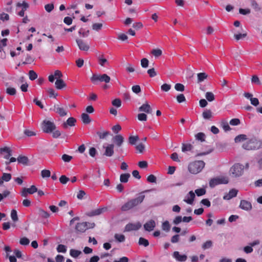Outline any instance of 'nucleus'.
<instances>
[{"label":"nucleus","instance_id":"obj_43","mask_svg":"<svg viewBox=\"0 0 262 262\" xmlns=\"http://www.w3.org/2000/svg\"><path fill=\"white\" fill-rule=\"evenodd\" d=\"M139 244L140 245H143L144 247H147L149 245V242L146 239L140 237L139 239Z\"/></svg>","mask_w":262,"mask_h":262},{"label":"nucleus","instance_id":"obj_7","mask_svg":"<svg viewBox=\"0 0 262 262\" xmlns=\"http://www.w3.org/2000/svg\"><path fill=\"white\" fill-rule=\"evenodd\" d=\"M56 128L54 123L51 121L44 120L42 124V128L46 133H52Z\"/></svg>","mask_w":262,"mask_h":262},{"label":"nucleus","instance_id":"obj_37","mask_svg":"<svg viewBox=\"0 0 262 262\" xmlns=\"http://www.w3.org/2000/svg\"><path fill=\"white\" fill-rule=\"evenodd\" d=\"M6 92L9 95L14 96L16 93V90L15 88L9 87L6 89Z\"/></svg>","mask_w":262,"mask_h":262},{"label":"nucleus","instance_id":"obj_51","mask_svg":"<svg viewBox=\"0 0 262 262\" xmlns=\"http://www.w3.org/2000/svg\"><path fill=\"white\" fill-rule=\"evenodd\" d=\"M72 158V156L67 154H63L61 157L62 160L65 162H69Z\"/></svg>","mask_w":262,"mask_h":262},{"label":"nucleus","instance_id":"obj_52","mask_svg":"<svg viewBox=\"0 0 262 262\" xmlns=\"http://www.w3.org/2000/svg\"><path fill=\"white\" fill-rule=\"evenodd\" d=\"M138 119L141 121H145L147 120V116L144 113H141L138 115Z\"/></svg>","mask_w":262,"mask_h":262},{"label":"nucleus","instance_id":"obj_11","mask_svg":"<svg viewBox=\"0 0 262 262\" xmlns=\"http://www.w3.org/2000/svg\"><path fill=\"white\" fill-rule=\"evenodd\" d=\"M76 41L80 50L87 51L90 49L89 45L84 40L80 39H76Z\"/></svg>","mask_w":262,"mask_h":262},{"label":"nucleus","instance_id":"obj_34","mask_svg":"<svg viewBox=\"0 0 262 262\" xmlns=\"http://www.w3.org/2000/svg\"><path fill=\"white\" fill-rule=\"evenodd\" d=\"M98 62L101 66H105L108 64L107 59L103 58V56L98 57Z\"/></svg>","mask_w":262,"mask_h":262},{"label":"nucleus","instance_id":"obj_3","mask_svg":"<svg viewBox=\"0 0 262 262\" xmlns=\"http://www.w3.org/2000/svg\"><path fill=\"white\" fill-rule=\"evenodd\" d=\"M205 165L203 161H195L189 164L188 170L192 174H197L200 172Z\"/></svg>","mask_w":262,"mask_h":262},{"label":"nucleus","instance_id":"obj_50","mask_svg":"<svg viewBox=\"0 0 262 262\" xmlns=\"http://www.w3.org/2000/svg\"><path fill=\"white\" fill-rule=\"evenodd\" d=\"M29 243H30L29 239L25 237L20 238V239L19 241L20 244L21 245H24V246L28 245Z\"/></svg>","mask_w":262,"mask_h":262},{"label":"nucleus","instance_id":"obj_40","mask_svg":"<svg viewBox=\"0 0 262 262\" xmlns=\"http://www.w3.org/2000/svg\"><path fill=\"white\" fill-rule=\"evenodd\" d=\"M11 217L13 221L16 222L18 221V216L17 211L15 209L12 210L11 212Z\"/></svg>","mask_w":262,"mask_h":262},{"label":"nucleus","instance_id":"obj_24","mask_svg":"<svg viewBox=\"0 0 262 262\" xmlns=\"http://www.w3.org/2000/svg\"><path fill=\"white\" fill-rule=\"evenodd\" d=\"M81 120L83 123L86 124H89L91 121V120L89 115L84 113H82L81 115Z\"/></svg>","mask_w":262,"mask_h":262},{"label":"nucleus","instance_id":"obj_41","mask_svg":"<svg viewBox=\"0 0 262 262\" xmlns=\"http://www.w3.org/2000/svg\"><path fill=\"white\" fill-rule=\"evenodd\" d=\"M195 139L202 142L205 141V135L203 133H199L195 136Z\"/></svg>","mask_w":262,"mask_h":262},{"label":"nucleus","instance_id":"obj_10","mask_svg":"<svg viewBox=\"0 0 262 262\" xmlns=\"http://www.w3.org/2000/svg\"><path fill=\"white\" fill-rule=\"evenodd\" d=\"M103 148L105 149V151L103 155L106 157H111L113 155L114 153V144H108L106 146L103 145Z\"/></svg>","mask_w":262,"mask_h":262},{"label":"nucleus","instance_id":"obj_36","mask_svg":"<svg viewBox=\"0 0 262 262\" xmlns=\"http://www.w3.org/2000/svg\"><path fill=\"white\" fill-rule=\"evenodd\" d=\"M29 77L31 80H34L37 78V73L33 70H30L29 72Z\"/></svg>","mask_w":262,"mask_h":262},{"label":"nucleus","instance_id":"obj_2","mask_svg":"<svg viewBox=\"0 0 262 262\" xmlns=\"http://www.w3.org/2000/svg\"><path fill=\"white\" fill-rule=\"evenodd\" d=\"M243 147L247 150H257L262 147V140H258L256 138H252L243 145Z\"/></svg>","mask_w":262,"mask_h":262},{"label":"nucleus","instance_id":"obj_64","mask_svg":"<svg viewBox=\"0 0 262 262\" xmlns=\"http://www.w3.org/2000/svg\"><path fill=\"white\" fill-rule=\"evenodd\" d=\"M257 167L259 169H262V156H258L256 158Z\"/></svg>","mask_w":262,"mask_h":262},{"label":"nucleus","instance_id":"obj_12","mask_svg":"<svg viewBox=\"0 0 262 262\" xmlns=\"http://www.w3.org/2000/svg\"><path fill=\"white\" fill-rule=\"evenodd\" d=\"M195 198V193L193 191H189L185 196L184 201L186 203L192 205Z\"/></svg>","mask_w":262,"mask_h":262},{"label":"nucleus","instance_id":"obj_20","mask_svg":"<svg viewBox=\"0 0 262 262\" xmlns=\"http://www.w3.org/2000/svg\"><path fill=\"white\" fill-rule=\"evenodd\" d=\"M139 110L140 112H145L147 114L151 113L152 110L150 105L148 103L143 104L139 108Z\"/></svg>","mask_w":262,"mask_h":262},{"label":"nucleus","instance_id":"obj_44","mask_svg":"<svg viewBox=\"0 0 262 262\" xmlns=\"http://www.w3.org/2000/svg\"><path fill=\"white\" fill-rule=\"evenodd\" d=\"M57 251L58 252L66 253L67 251V247L63 245L59 244L57 247Z\"/></svg>","mask_w":262,"mask_h":262},{"label":"nucleus","instance_id":"obj_15","mask_svg":"<svg viewBox=\"0 0 262 262\" xmlns=\"http://www.w3.org/2000/svg\"><path fill=\"white\" fill-rule=\"evenodd\" d=\"M155 226H156L155 222L152 220H150V221L147 222L144 225V228L146 231L150 232V231H152L154 229Z\"/></svg>","mask_w":262,"mask_h":262},{"label":"nucleus","instance_id":"obj_46","mask_svg":"<svg viewBox=\"0 0 262 262\" xmlns=\"http://www.w3.org/2000/svg\"><path fill=\"white\" fill-rule=\"evenodd\" d=\"M212 246V243L211 241H207L204 243L202 245V248L206 250L211 248Z\"/></svg>","mask_w":262,"mask_h":262},{"label":"nucleus","instance_id":"obj_19","mask_svg":"<svg viewBox=\"0 0 262 262\" xmlns=\"http://www.w3.org/2000/svg\"><path fill=\"white\" fill-rule=\"evenodd\" d=\"M76 120L73 117H70L66 122L62 124V127L64 128H67L68 126H74L75 125Z\"/></svg>","mask_w":262,"mask_h":262},{"label":"nucleus","instance_id":"obj_28","mask_svg":"<svg viewBox=\"0 0 262 262\" xmlns=\"http://www.w3.org/2000/svg\"><path fill=\"white\" fill-rule=\"evenodd\" d=\"M130 175L129 173L121 174L120 177V181L122 183H126L128 182V179Z\"/></svg>","mask_w":262,"mask_h":262},{"label":"nucleus","instance_id":"obj_49","mask_svg":"<svg viewBox=\"0 0 262 262\" xmlns=\"http://www.w3.org/2000/svg\"><path fill=\"white\" fill-rule=\"evenodd\" d=\"M29 194H33L37 191V188L34 185H32L30 188H26Z\"/></svg>","mask_w":262,"mask_h":262},{"label":"nucleus","instance_id":"obj_30","mask_svg":"<svg viewBox=\"0 0 262 262\" xmlns=\"http://www.w3.org/2000/svg\"><path fill=\"white\" fill-rule=\"evenodd\" d=\"M247 139V136L245 135L241 134L237 136L235 139L234 141L236 143H238L243 141H245Z\"/></svg>","mask_w":262,"mask_h":262},{"label":"nucleus","instance_id":"obj_14","mask_svg":"<svg viewBox=\"0 0 262 262\" xmlns=\"http://www.w3.org/2000/svg\"><path fill=\"white\" fill-rule=\"evenodd\" d=\"M53 110L59 114L61 117H63L67 114V111L64 108L60 107L58 104L55 105L53 107Z\"/></svg>","mask_w":262,"mask_h":262},{"label":"nucleus","instance_id":"obj_57","mask_svg":"<svg viewBox=\"0 0 262 262\" xmlns=\"http://www.w3.org/2000/svg\"><path fill=\"white\" fill-rule=\"evenodd\" d=\"M151 53L156 57H158L162 55V52L160 49H154L152 51Z\"/></svg>","mask_w":262,"mask_h":262},{"label":"nucleus","instance_id":"obj_32","mask_svg":"<svg viewBox=\"0 0 262 262\" xmlns=\"http://www.w3.org/2000/svg\"><path fill=\"white\" fill-rule=\"evenodd\" d=\"M205 97L206 99L209 102H212L215 99L214 95L213 94V93L210 92L206 93Z\"/></svg>","mask_w":262,"mask_h":262},{"label":"nucleus","instance_id":"obj_63","mask_svg":"<svg viewBox=\"0 0 262 262\" xmlns=\"http://www.w3.org/2000/svg\"><path fill=\"white\" fill-rule=\"evenodd\" d=\"M132 90L135 94H139L141 92V88L139 85H134L132 88Z\"/></svg>","mask_w":262,"mask_h":262},{"label":"nucleus","instance_id":"obj_38","mask_svg":"<svg viewBox=\"0 0 262 262\" xmlns=\"http://www.w3.org/2000/svg\"><path fill=\"white\" fill-rule=\"evenodd\" d=\"M206 189L204 188L197 189L195 190V193L198 196H202L206 193Z\"/></svg>","mask_w":262,"mask_h":262},{"label":"nucleus","instance_id":"obj_27","mask_svg":"<svg viewBox=\"0 0 262 262\" xmlns=\"http://www.w3.org/2000/svg\"><path fill=\"white\" fill-rule=\"evenodd\" d=\"M17 162L24 165L27 164L28 162V158L26 156H19L17 159Z\"/></svg>","mask_w":262,"mask_h":262},{"label":"nucleus","instance_id":"obj_23","mask_svg":"<svg viewBox=\"0 0 262 262\" xmlns=\"http://www.w3.org/2000/svg\"><path fill=\"white\" fill-rule=\"evenodd\" d=\"M55 87L58 90L62 89L66 86V84L61 79H57L55 83Z\"/></svg>","mask_w":262,"mask_h":262},{"label":"nucleus","instance_id":"obj_35","mask_svg":"<svg viewBox=\"0 0 262 262\" xmlns=\"http://www.w3.org/2000/svg\"><path fill=\"white\" fill-rule=\"evenodd\" d=\"M251 82L257 85H261V83L257 75H253L251 78Z\"/></svg>","mask_w":262,"mask_h":262},{"label":"nucleus","instance_id":"obj_61","mask_svg":"<svg viewBox=\"0 0 262 262\" xmlns=\"http://www.w3.org/2000/svg\"><path fill=\"white\" fill-rule=\"evenodd\" d=\"M170 88L171 85L167 83H164L161 86V90L164 92H168L170 89Z\"/></svg>","mask_w":262,"mask_h":262},{"label":"nucleus","instance_id":"obj_22","mask_svg":"<svg viewBox=\"0 0 262 262\" xmlns=\"http://www.w3.org/2000/svg\"><path fill=\"white\" fill-rule=\"evenodd\" d=\"M105 210V209L103 208H98L90 211L88 213V214L90 216L98 215L101 214Z\"/></svg>","mask_w":262,"mask_h":262},{"label":"nucleus","instance_id":"obj_9","mask_svg":"<svg viewBox=\"0 0 262 262\" xmlns=\"http://www.w3.org/2000/svg\"><path fill=\"white\" fill-rule=\"evenodd\" d=\"M239 207L242 210L248 211L252 209V205L251 202L247 200H242Z\"/></svg>","mask_w":262,"mask_h":262},{"label":"nucleus","instance_id":"obj_39","mask_svg":"<svg viewBox=\"0 0 262 262\" xmlns=\"http://www.w3.org/2000/svg\"><path fill=\"white\" fill-rule=\"evenodd\" d=\"M138 140L139 137L137 136H130L128 138V142L130 144L134 145Z\"/></svg>","mask_w":262,"mask_h":262},{"label":"nucleus","instance_id":"obj_56","mask_svg":"<svg viewBox=\"0 0 262 262\" xmlns=\"http://www.w3.org/2000/svg\"><path fill=\"white\" fill-rule=\"evenodd\" d=\"M54 6L53 4H48L45 6V9L48 12H51L54 9Z\"/></svg>","mask_w":262,"mask_h":262},{"label":"nucleus","instance_id":"obj_29","mask_svg":"<svg viewBox=\"0 0 262 262\" xmlns=\"http://www.w3.org/2000/svg\"><path fill=\"white\" fill-rule=\"evenodd\" d=\"M81 254V251L75 249H71L70 251V255L74 257L77 258L79 255Z\"/></svg>","mask_w":262,"mask_h":262},{"label":"nucleus","instance_id":"obj_48","mask_svg":"<svg viewBox=\"0 0 262 262\" xmlns=\"http://www.w3.org/2000/svg\"><path fill=\"white\" fill-rule=\"evenodd\" d=\"M41 177L43 178H49L51 175L50 171L46 169L42 170L41 172Z\"/></svg>","mask_w":262,"mask_h":262},{"label":"nucleus","instance_id":"obj_17","mask_svg":"<svg viewBox=\"0 0 262 262\" xmlns=\"http://www.w3.org/2000/svg\"><path fill=\"white\" fill-rule=\"evenodd\" d=\"M173 257L177 261H185L187 259V256L185 254H180L179 252L174 251L173 253Z\"/></svg>","mask_w":262,"mask_h":262},{"label":"nucleus","instance_id":"obj_62","mask_svg":"<svg viewBox=\"0 0 262 262\" xmlns=\"http://www.w3.org/2000/svg\"><path fill=\"white\" fill-rule=\"evenodd\" d=\"M69 181V179L64 175L61 176L59 178V181L62 184H66Z\"/></svg>","mask_w":262,"mask_h":262},{"label":"nucleus","instance_id":"obj_6","mask_svg":"<svg viewBox=\"0 0 262 262\" xmlns=\"http://www.w3.org/2000/svg\"><path fill=\"white\" fill-rule=\"evenodd\" d=\"M228 183V179L227 177H216L211 179L209 181V186L210 187L213 188L217 185L221 184H227Z\"/></svg>","mask_w":262,"mask_h":262},{"label":"nucleus","instance_id":"obj_18","mask_svg":"<svg viewBox=\"0 0 262 262\" xmlns=\"http://www.w3.org/2000/svg\"><path fill=\"white\" fill-rule=\"evenodd\" d=\"M88 228V224L86 222L78 223L76 226L77 231L82 233L85 231Z\"/></svg>","mask_w":262,"mask_h":262},{"label":"nucleus","instance_id":"obj_53","mask_svg":"<svg viewBox=\"0 0 262 262\" xmlns=\"http://www.w3.org/2000/svg\"><path fill=\"white\" fill-rule=\"evenodd\" d=\"M102 27V24L101 23H95L92 25V28L93 30L98 31L101 29Z\"/></svg>","mask_w":262,"mask_h":262},{"label":"nucleus","instance_id":"obj_59","mask_svg":"<svg viewBox=\"0 0 262 262\" xmlns=\"http://www.w3.org/2000/svg\"><path fill=\"white\" fill-rule=\"evenodd\" d=\"M148 60L147 58H144L141 60V64L142 68H146L148 66Z\"/></svg>","mask_w":262,"mask_h":262},{"label":"nucleus","instance_id":"obj_26","mask_svg":"<svg viewBox=\"0 0 262 262\" xmlns=\"http://www.w3.org/2000/svg\"><path fill=\"white\" fill-rule=\"evenodd\" d=\"M198 77V82H202L205 79H206L208 75L205 73H200L197 74Z\"/></svg>","mask_w":262,"mask_h":262},{"label":"nucleus","instance_id":"obj_33","mask_svg":"<svg viewBox=\"0 0 262 262\" xmlns=\"http://www.w3.org/2000/svg\"><path fill=\"white\" fill-rule=\"evenodd\" d=\"M38 214L40 217L45 219L48 218L50 216V214L42 209H39Z\"/></svg>","mask_w":262,"mask_h":262},{"label":"nucleus","instance_id":"obj_55","mask_svg":"<svg viewBox=\"0 0 262 262\" xmlns=\"http://www.w3.org/2000/svg\"><path fill=\"white\" fill-rule=\"evenodd\" d=\"M162 229L165 231H168L170 229V225L168 221H165L162 224Z\"/></svg>","mask_w":262,"mask_h":262},{"label":"nucleus","instance_id":"obj_21","mask_svg":"<svg viewBox=\"0 0 262 262\" xmlns=\"http://www.w3.org/2000/svg\"><path fill=\"white\" fill-rule=\"evenodd\" d=\"M249 2L254 11L259 12L261 10V8L256 0H249Z\"/></svg>","mask_w":262,"mask_h":262},{"label":"nucleus","instance_id":"obj_25","mask_svg":"<svg viewBox=\"0 0 262 262\" xmlns=\"http://www.w3.org/2000/svg\"><path fill=\"white\" fill-rule=\"evenodd\" d=\"M193 148V146L191 144L189 143H183L182 146V151L183 152H186L190 151Z\"/></svg>","mask_w":262,"mask_h":262},{"label":"nucleus","instance_id":"obj_4","mask_svg":"<svg viewBox=\"0 0 262 262\" xmlns=\"http://www.w3.org/2000/svg\"><path fill=\"white\" fill-rule=\"evenodd\" d=\"M244 171V166L239 164L236 163L233 165L230 169V174L233 177H239L241 176Z\"/></svg>","mask_w":262,"mask_h":262},{"label":"nucleus","instance_id":"obj_47","mask_svg":"<svg viewBox=\"0 0 262 262\" xmlns=\"http://www.w3.org/2000/svg\"><path fill=\"white\" fill-rule=\"evenodd\" d=\"M1 179L3 181L8 182L11 179V175L10 173H4Z\"/></svg>","mask_w":262,"mask_h":262},{"label":"nucleus","instance_id":"obj_58","mask_svg":"<svg viewBox=\"0 0 262 262\" xmlns=\"http://www.w3.org/2000/svg\"><path fill=\"white\" fill-rule=\"evenodd\" d=\"M112 104L117 107H119L121 105V101L119 98H116L112 101Z\"/></svg>","mask_w":262,"mask_h":262},{"label":"nucleus","instance_id":"obj_31","mask_svg":"<svg viewBox=\"0 0 262 262\" xmlns=\"http://www.w3.org/2000/svg\"><path fill=\"white\" fill-rule=\"evenodd\" d=\"M202 116L204 119H209L212 117V112L210 110H207L203 112Z\"/></svg>","mask_w":262,"mask_h":262},{"label":"nucleus","instance_id":"obj_5","mask_svg":"<svg viewBox=\"0 0 262 262\" xmlns=\"http://www.w3.org/2000/svg\"><path fill=\"white\" fill-rule=\"evenodd\" d=\"M91 81L95 83L97 81L104 82L106 83L110 82L111 78L106 74H93L91 78Z\"/></svg>","mask_w":262,"mask_h":262},{"label":"nucleus","instance_id":"obj_45","mask_svg":"<svg viewBox=\"0 0 262 262\" xmlns=\"http://www.w3.org/2000/svg\"><path fill=\"white\" fill-rule=\"evenodd\" d=\"M174 89L177 91L183 92L185 90V86L181 83H177L174 85Z\"/></svg>","mask_w":262,"mask_h":262},{"label":"nucleus","instance_id":"obj_42","mask_svg":"<svg viewBox=\"0 0 262 262\" xmlns=\"http://www.w3.org/2000/svg\"><path fill=\"white\" fill-rule=\"evenodd\" d=\"M114 237L119 242H123L125 239L124 235L119 234H115Z\"/></svg>","mask_w":262,"mask_h":262},{"label":"nucleus","instance_id":"obj_13","mask_svg":"<svg viewBox=\"0 0 262 262\" xmlns=\"http://www.w3.org/2000/svg\"><path fill=\"white\" fill-rule=\"evenodd\" d=\"M124 137L120 134L115 136L112 140L114 143L118 146L120 147L124 142Z\"/></svg>","mask_w":262,"mask_h":262},{"label":"nucleus","instance_id":"obj_8","mask_svg":"<svg viewBox=\"0 0 262 262\" xmlns=\"http://www.w3.org/2000/svg\"><path fill=\"white\" fill-rule=\"evenodd\" d=\"M141 226L142 225L139 222L135 223H129L125 226L124 228V231L130 232L132 231H137L138 230Z\"/></svg>","mask_w":262,"mask_h":262},{"label":"nucleus","instance_id":"obj_1","mask_svg":"<svg viewBox=\"0 0 262 262\" xmlns=\"http://www.w3.org/2000/svg\"><path fill=\"white\" fill-rule=\"evenodd\" d=\"M150 191V190H145L140 193L138 197L129 200L121 207V210L124 211H126L137 206L143 201L145 198V195L143 193L149 192Z\"/></svg>","mask_w":262,"mask_h":262},{"label":"nucleus","instance_id":"obj_60","mask_svg":"<svg viewBox=\"0 0 262 262\" xmlns=\"http://www.w3.org/2000/svg\"><path fill=\"white\" fill-rule=\"evenodd\" d=\"M177 100L179 103H182L184 102L186 100V99L183 94H180L177 96Z\"/></svg>","mask_w":262,"mask_h":262},{"label":"nucleus","instance_id":"obj_54","mask_svg":"<svg viewBox=\"0 0 262 262\" xmlns=\"http://www.w3.org/2000/svg\"><path fill=\"white\" fill-rule=\"evenodd\" d=\"M78 33L80 35H81L83 37H86L88 36L89 34V31H84L83 29L81 28L79 31Z\"/></svg>","mask_w":262,"mask_h":262},{"label":"nucleus","instance_id":"obj_16","mask_svg":"<svg viewBox=\"0 0 262 262\" xmlns=\"http://www.w3.org/2000/svg\"><path fill=\"white\" fill-rule=\"evenodd\" d=\"M238 190L235 189H231L229 192L225 194L223 199L226 200H229L237 195Z\"/></svg>","mask_w":262,"mask_h":262}]
</instances>
